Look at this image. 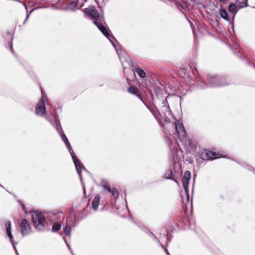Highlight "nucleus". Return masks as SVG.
<instances>
[{
    "instance_id": "5",
    "label": "nucleus",
    "mask_w": 255,
    "mask_h": 255,
    "mask_svg": "<svg viewBox=\"0 0 255 255\" xmlns=\"http://www.w3.org/2000/svg\"><path fill=\"white\" fill-rule=\"evenodd\" d=\"M175 125L179 139L183 142H185L186 140V132L183 125L178 120L175 122Z\"/></svg>"
},
{
    "instance_id": "21",
    "label": "nucleus",
    "mask_w": 255,
    "mask_h": 255,
    "mask_svg": "<svg viewBox=\"0 0 255 255\" xmlns=\"http://www.w3.org/2000/svg\"><path fill=\"white\" fill-rule=\"evenodd\" d=\"M173 174L171 170H168L165 174V177L167 179H172Z\"/></svg>"
},
{
    "instance_id": "17",
    "label": "nucleus",
    "mask_w": 255,
    "mask_h": 255,
    "mask_svg": "<svg viewBox=\"0 0 255 255\" xmlns=\"http://www.w3.org/2000/svg\"><path fill=\"white\" fill-rule=\"evenodd\" d=\"M101 185L106 189L108 191H111V187L107 180H103L101 182Z\"/></svg>"
},
{
    "instance_id": "8",
    "label": "nucleus",
    "mask_w": 255,
    "mask_h": 255,
    "mask_svg": "<svg viewBox=\"0 0 255 255\" xmlns=\"http://www.w3.org/2000/svg\"><path fill=\"white\" fill-rule=\"evenodd\" d=\"M30 231V227L28 221L24 219L21 220L20 224V232L22 236L27 235Z\"/></svg>"
},
{
    "instance_id": "13",
    "label": "nucleus",
    "mask_w": 255,
    "mask_h": 255,
    "mask_svg": "<svg viewBox=\"0 0 255 255\" xmlns=\"http://www.w3.org/2000/svg\"><path fill=\"white\" fill-rule=\"evenodd\" d=\"M239 9H238V4L237 3H231L229 5V12L233 13L234 15Z\"/></svg>"
},
{
    "instance_id": "6",
    "label": "nucleus",
    "mask_w": 255,
    "mask_h": 255,
    "mask_svg": "<svg viewBox=\"0 0 255 255\" xmlns=\"http://www.w3.org/2000/svg\"><path fill=\"white\" fill-rule=\"evenodd\" d=\"M42 93V98L39 101L38 103L36 106L35 108V114L36 115L40 117H43L45 115L46 113V109L44 105V98L45 96L43 93V91H41Z\"/></svg>"
},
{
    "instance_id": "10",
    "label": "nucleus",
    "mask_w": 255,
    "mask_h": 255,
    "mask_svg": "<svg viewBox=\"0 0 255 255\" xmlns=\"http://www.w3.org/2000/svg\"><path fill=\"white\" fill-rule=\"evenodd\" d=\"M128 91L130 94L137 96L142 101L144 104L146 105L148 108H149L148 106H147L145 103L143 101L141 95L139 94L138 89L136 87H131L128 89Z\"/></svg>"
},
{
    "instance_id": "12",
    "label": "nucleus",
    "mask_w": 255,
    "mask_h": 255,
    "mask_svg": "<svg viewBox=\"0 0 255 255\" xmlns=\"http://www.w3.org/2000/svg\"><path fill=\"white\" fill-rule=\"evenodd\" d=\"M100 197L99 195L96 196L94 199L92 203V208L96 211L98 209V206L100 203Z\"/></svg>"
},
{
    "instance_id": "4",
    "label": "nucleus",
    "mask_w": 255,
    "mask_h": 255,
    "mask_svg": "<svg viewBox=\"0 0 255 255\" xmlns=\"http://www.w3.org/2000/svg\"><path fill=\"white\" fill-rule=\"evenodd\" d=\"M208 81L213 87L224 86L228 84L223 78L216 75L209 77Z\"/></svg>"
},
{
    "instance_id": "9",
    "label": "nucleus",
    "mask_w": 255,
    "mask_h": 255,
    "mask_svg": "<svg viewBox=\"0 0 255 255\" xmlns=\"http://www.w3.org/2000/svg\"><path fill=\"white\" fill-rule=\"evenodd\" d=\"M201 157L203 160H212L218 158L216 152L208 150H204L201 154Z\"/></svg>"
},
{
    "instance_id": "22",
    "label": "nucleus",
    "mask_w": 255,
    "mask_h": 255,
    "mask_svg": "<svg viewBox=\"0 0 255 255\" xmlns=\"http://www.w3.org/2000/svg\"><path fill=\"white\" fill-rule=\"evenodd\" d=\"M113 195L115 198H117L119 196V193L117 191V189L115 188H113L112 189H111L110 191Z\"/></svg>"
},
{
    "instance_id": "16",
    "label": "nucleus",
    "mask_w": 255,
    "mask_h": 255,
    "mask_svg": "<svg viewBox=\"0 0 255 255\" xmlns=\"http://www.w3.org/2000/svg\"><path fill=\"white\" fill-rule=\"evenodd\" d=\"M191 178V173L188 170L184 172L182 181H190Z\"/></svg>"
},
{
    "instance_id": "18",
    "label": "nucleus",
    "mask_w": 255,
    "mask_h": 255,
    "mask_svg": "<svg viewBox=\"0 0 255 255\" xmlns=\"http://www.w3.org/2000/svg\"><path fill=\"white\" fill-rule=\"evenodd\" d=\"M136 72L138 76L141 78H143L146 76L145 72L141 69L137 68L136 70Z\"/></svg>"
},
{
    "instance_id": "19",
    "label": "nucleus",
    "mask_w": 255,
    "mask_h": 255,
    "mask_svg": "<svg viewBox=\"0 0 255 255\" xmlns=\"http://www.w3.org/2000/svg\"><path fill=\"white\" fill-rule=\"evenodd\" d=\"M61 228V225L60 223H55L52 226V231L53 232L59 231Z\"/></svg>"
},
{
    "instance_id": "11",
    "label": "nucleus",
    "mask_w": 255,
    "mask_h": 255,
    "mask_svg": "<svg viewBox=\"0 0 255 255\" xmlns=\"http://www.w3.org/2000/svg\"><path fill=\"white\" fill-rule=\"evenodd\" d=\"M219 13L221 17L226 20L227 21L230 20V18L229 17L228 13L226 10H225L222 6H221L219 9Z\"/></svg>"
},
{
    "instance_id": "14",
    "label": "nucleus",
    "mask_w": 255,
    "mask_h": 255,
    "mask_svg": "<svg viewBox=\"0 0 255 255\" xmlns=\"http://www.w3.org/2000/svg\"><path fill=\"white\" fill-rule=\"evenodd\" d=\"M248 0H238L236 3L238 4V9H241L248 6Z\"/></svg>"
},
{
    "instance_id": "25",
    "label": "nucleus",
    "mask_w": 255,
    "mask_h": 255,
    "mask_svg": "<svg viewBox=\"0 0 255 255\" xmlns=\"http://www.w3.org/2000/svg\"><path fill=\"white\" fill-rule=\"evenodd\" d=\"M29 16V14H28V15H27L26 18V19H25V21H24V22H23V23H24H24L26 22V21L27 20V19H28V18Z\"/></svg>"
},
{
    "instance_id": "27",
    "label": "nucleus",
    "mask_w": 255,
    "mask_h": 255,
    "mask_svg": "<svg viewBox=\"0 0 255 255\" xmlns=\"http://www.w3.org/2000/svg\"><path fill=\"white\" fill-rule=\"evenodd\" d=\"M158 243H159V244L160 246L161 247V248H163V245H162V244H161L159 241H158Z\"/></svg>"
},
{
    "instance_id": "7",
    "label": "nucleus",
    "mask_w": 255,
    "mask_h": 255,
    "mask_svg": "<svg viewBox=\"0 0 255 255\" xmlns=\"http://www.w3.org/2000/svg\"><path fill=\"white\" fill-rule=\"evenodd\" d=\"M5 231H6V233L7 236L9 238V241L11 242V244L13 246V247L15 250V251H16L17 254L18 255L17 250L16 249V247L15 246V244H16L17 243H14V241H13V236H12V233H11V227L10 222L8 221H6L5 223Z\"/></svg>"
},
{
    "instance_id": "28",
    "label": "nucleus",
    "mask_w": 255,
    "mask_h": 255,
    "mask_svg": "<svg viewBox=\"0 0 255 255\" xmlns=\"http://www.w3.org/2000/svg\"><path fill=\"white\" fill-rule=\"evenodd\" d=\"M151 235H152V236H153V238H154V239H156V237H155V236L153 234H151Z\"/></svg>"
},
{
    "instance_id": "15",
    "label": "nucleus",
    "mask_w": 255,
    "mask_h": 255,
    "mask_svg": "<svg viewBox=\"0 0 255 255\" xmlns=\"http://www.w3.org/2000/svg\"><path fill=\"white\" fill-rule=\"evenodd\" d=\"M189 183V181H182V185H183V188L185 190V191L186 192V194L187 195L188 200L189 198V189H188Z\"/></svg>"
},
{
    "instance_id": "2",
    "label": "nucleus",
    "mask_w": 255,
    "mask_h": 255,
    "mask_svg": "<svg viewBox=\"0 0 255 255\" xmlns=\"http://www.w3.org/2000/svg\"><path fill=\"white\" fill-rule=\"evenodd\" d=\"M86 11L87 13L89 14L92 17L93 20V22L97 26L99 29L108 39L110 40L113 46L117 49L115 44H114L113 40L114 39V38L110 35L107 29L102 24L101 22L102 21V18L100 16L98 11L97 10L91 8H87L86 9Z\"/></svg>"
},
{
    "instance_id": "29",
    "label": "nucleus",
    "mask_w": 255,
    "mask_h": 255,
    "mask_svg": "<svg viewBox=\"0 0 255 255\" xmlns=\"http://www.w3.org/2000/svg\"><path fill=\"white\" fill-rule=\"evenodd\" d=\"M175 182H176L177 183H178L177 181L176 180H175Z\"/></svg>"
},
{
    "instance_id": "1",
    "label": "nucleus",
    "mask_w": 255,
    "mask_h": 255,
    "mask_svg": "<svg viewBox=\"0 0 255 255\" xmlns=\"http://www.w3.org/2000/svg\"><path fill=\"white\" fill-rule=\"evenodd\" d=\"M55 122H56V128L58 133L61 135V138L62 140L65 143L67 147L68 148L74 162L75 168L76 169L77 172H78L79 177L81 178V172L85 170L84 167L82 164H81L80 162V161L78 160V158L76 157L75 154L74 153V151L72 150V147L68 141V139L67 138L66 135L64 133H62V128L59 123V121L58 120L57 116L56 115L55 116Z\"/></svg>"
},
{
    "instance_id": "3",
    "label": "nucleus",
    "mask_w": 255,
    "mask_h": 255,
    "mask_svg": "<svg viewBox=\"0 0 255 255\" xmlns=\"http://www.w3.org/2000/svg\"><path fill=\"white\" fill-rule=\"evenodd\" d=\"M45 216L43 213L35 212L32 214V220L35 228L39 230H43L44 228Z\"/></svg>"
},
{
    "instance_id": "23",
    "label": "nucleus",
    "mask_w": 255,
    "mask_h": 255,
    "mask_svg": "<svg viewBox=\"0 0 255 255\" xmlns=\"http://www.w3.org/2000/svg\"><path fill=\"white\" fill-rule=\"evenodd\" d=\"M198 85L199 86V87L201 88H205L207 87V85L206 84H204L203 85H201L200 83H198Z\"/></svg>"
},
{
    "instance_id": "24",
    "label": "nucleus",
    "mask_w": 255,
    "mask_h": 255,
    "mask_svg": "<svg viewBox=\"0 0 255 255\" xmlns=\"http://www.w3.org/2000/svg\"><path fill=\"white\" fill-rule=\"evenodd\" d=\"M67 246H68L69 249L70 250L71 253L74 255V254L73 253V251H72V249H71L70 245L69 244H67Z\"/></svg>"
},
{
    "instance_id": "20",
    "label": "nucleus",
    "mask_w": 255,
    "mask_h": 255,
    "mask_svg": "<svg viewBox=\"0 0 255 255\" xmlns=\"http://www.w3.org/2000/svg\"><path fill=\"white\" fill-rule=\"evenodd\" d=\"M71 230V227L70 225L67 223L65 227L64 232L65 234V235H68L70 234V232Z\"/></svg>"
},
{
    "instance_id": "26",
    "label": "nucleus",
    "mask_w": 255,
    "mask_h": 255,
    "mask_svg": "<svg viewBox=\"0 0 255 255\" xmlns=\"http://www.w3.org/2000/svg\"><path fill=\"white\" fill-rule=\"evenodd\" d=\"M165 252L166 253L167 255H170L169 253H168V251L166 249L165 250Z\"/></svg>"
}]
</instances>
